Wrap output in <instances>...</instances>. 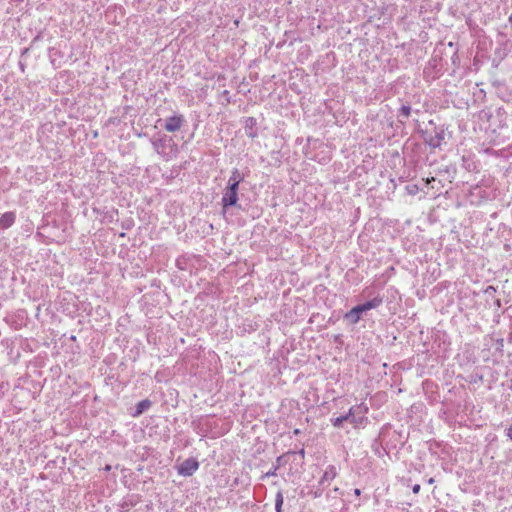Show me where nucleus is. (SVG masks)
Listing matches in <instances>:
<instances>
[{
  "mask_svg": "<svg viewBox=\"0 0 512 512\" xmlns=\"http://www.w3.org/2000/svg\"><path fill=\"white\" fill-rule=\"evenodd\" d=\"M382 303V299L374 298L364 304L353 307L348 313L345 314V318L351 323L356 324L360 320V315L363 312L378 307Z\"/></svg>",
  "mask_w": 512,
  "mask_h": 512,
  "instance_id": "f257e3e1",
  "label": "nucleus"
},
{
  "mask_svg": "<svg viewBox=\"0 0 512 512\" xmlns=\"http://www.w3.org/2000/svg\"><path fill=\"white\" fill-rule=\"evenodd\" d=\"M238 201V188L236 187H226V191L222 197V205L223 208H226L228 206H233Z\"/></svg>",
  "mask_w": 512,
  "mask_h": 512,
  "instance_id": "f03ea898",
  "label": "nucleus"
},
{
  "mask_svg": "<svg viewBox=\"0 0 512 512\" xmlns=\"http://www.w3.org/2000/svg\"><path fill=\"white\" fill-rule=\"evenodd\" d=\"M199 467L195 459H186L178 469V473L184 476H191Z\"/></svg>",
  "mask_w": 512,
  "mask_h": 512,
  "instance_id": "7ed1b4c3",
  "label": "nucleus"
},
{
  "mask_svg": "<svg viewBox=\"0 0 512 512\" xmlns=\"http://www.w3.org/2000/svg\"><path fill=\"white\" fill-rule=\"evenodd\" d=\"M184 122L183 116H172L166 120L165 130L168 132H176L180 130Z\"/></svg>",
  "mask_w": 512,
  "mask_h": 512,
  "instance_id": "20e7f679",
  "label": "nucleus"
},
{
  "mask_svg": "<svg viewBox=\"0 0 512 512\" xmlns=\"http://www.w3.org/2000/svg\"><path fill=\"white\" fill-rule=\"evenodd\" d=\"M15 213L13 212H6L0 217V227L3 229H7L10 226L13 225L15 222Z\"/></svg>",
  "mask_w": 512,
  "mask_h": 512,
  "instance_id": "39448f33",
  "label": "nucleus"
},
{
  "mask_svg": "<svg viewBox=\"0 0 512 512\" xmlns=\"http://www.w3.org/2000/svg\"><path fill=\"white\" fill-rule=\"evenodd\" d=\"M243 180L242 176L240 175V172L237 169H234L232 171V174L228 180V185L230 187H239L240 182Z\"/></svg>",
  "mask_w": 512,
  "mask_h": 512,
  "instance_id": "423d86ee",
  "label": "nucleus"
},
{
  "mask_svg": "<svg viewBox=\"0 0 512 512\" xmlns=\"http://www.w3.org/2000/svg\"><path fill=\"white\" fill-rule=\"evenodd\" d=\"M151 401L149 399H145L140 401L136 406V412L133 414L134 417L140 416L146 409L150 408Z\"/></svg>",
  "mask_w": 512,
  "mask_h": 512,
  "instance_id": "0eeeda50",
  "label": "nucleus"
},
{
  "mask_svg": "<svg viewBox=\"0 0 512 512\" xmlns=\"http://www.w3.org/2000/svg\"><path fill=\"white\" fill-rule=\"evenodd\" d=\"M351 414H352V409H350V411L347 415L332 419L333 426L340 427L344 421L348 420V418Z\"/></svg>",
  "mask_w": 512,
  "mask_h": 512,
  "instance_id": "6e6552de",
  "label": "nucleus"
},
{
  "mask_svg": "<svg viewBox=\"0 0 512 512\" xmlns=\"http://www.w3.org/2000/svg\"><path fill=\"white\" fill-rule=\"evenodd\" d=\"M400 114L405 117V118H408L411 114V108L410 106H407V105H404L400 108Z\"/></svg>",
  "mask_w": 512,
  "mask_h": 512,
  "instance_id": "1a4fd4ad",
  "label": "nucleus"
},
{
  "mask_svg": "<svg viewBox=\"0 0 512 512\" xmlns=\"http://www.w3.org/2000/svg\"><path fill=\"white\" fill-rule=\"evenodd\" d=\"M443 139H444L443 136H437L436 139H431L429 143L433 147H439L441 145V142L443 141Z\"/></svg>",
  "mask_w": 512,
  "mask_h": 512,
  "instance_id": "9d476101",
  "label": "nucleus"
},
{
  "mask_svg": "<svg viewBox=\"0 0 512 512\" xmlns=\"http://www.w3.org/2000/svg\"><path fill=\"white\" fill-rule=\"evenodd\" d=\"M407 190H408L409 194L414 195L418 192V186L417 185L408 186Z\"/></svg>",
  "mask_w": 512,
  "mask_h": 512,
  "instance_id": "9b49d317",
  "label": "nucleus"
},
{
  "mask_svg": "<svg viewBox=\"0 0 512 512\" xmlns=\"http://www.w3.org/2000/svg\"><path fill=\"white\" fill-rule=\"evenodd\" d=\"M507 437L512 440V424L507 429Z\"/></svg>",
  "mask_w": 512,
  "mask_h": 512,
  "instance_id": "f8f14e48",
  "label": "nucleus"
},
{
  "mask_svg": "<svg viewBox=\"0 0 512 512\" xmlns=\"http://www.w3.org/2000/svg\"><path fill=\"white\" fill-rule=\"evenodd\" d=\"M412 491H413V493H415V494L419 493V491H420V485H419V484H415V485L413 486V488H412Z\"/></svg>",
  "mask_w": 512,
  "mask_h": 512,
  "instance_id": "ddd939ff",
  "label": "nucleus"
},
{
  "mask_svg": "<svg viewBox=\"0 0 512 512\" xmlns=\"http://www.w3.org/2000/svg\"><path fill=\"white\" fill-rule=\"evenodd\" d=\"M282 503H283L282 497H279V499L276 502V507L278 510H279L280 506L282 505Z\"/></svg>",
  "mask_w": 512,
  "mask_h": 512,
  "instance_id": "4468645a",
  "label": "nucleus"
},
{
  "mask_svg": "<svg viewBox=\"0 0 512 512\" xmlns=\"http://www.w3.org/2000/svg\"><path fill=\"white\" fill-rule=\"evenodd\" d=\"M435 181V178L434 177H431V178H426L425 179V182L426 184H430L431 182Z\"/></svg>",
  "mask_w": 512,
  "mask_h": 512,
  "instance_id": "2eb2a0df",
  "label": "nucleus"
},
{
  "mask_svg": "<svg viewBox=\"0 0 512 512\" xmlns=\"http://www.w3.org/2000/svg\"><path fill=\"white\" fill-rule=\"evenodd\" d=\"M294 434H295V435L300 434V430H299V429H295V430H294Z\"/></svg>",
  "mask_w": 512,
  "mask_h": 512,
  "instance_id": "dca6fc26",
  "label": "nucleus"
},
{
  "mask_svg": "<svg viewBox=\"0 0 512 512\" xmlns=\"http://www.w3.org/2000/svg\"><path fill=\"white\" fill-rule=\"evenodd\" d=\"M355 494L360 495V489H355Z\"/></svg>",
  "mask_w": 512,
  "mask_h": 512,
  "instance_id": "f3484780",
  "label": "nucleus"
},
{
  "mask_svg": "<svg viewBox=\"0 0 512 512\" xmlns=\"http://www.w3.org/2000/svg\"><path fill=\"white\" fill-rule=\"evenodd\" d=\"M509 21L512 23V14L509 17Z\"/></svg>",
  "mask_w": 512,
  "mask_h": 512,
  "instance_id": "a211bd4d",
  "label": "nucleus"
}]
</instances>
